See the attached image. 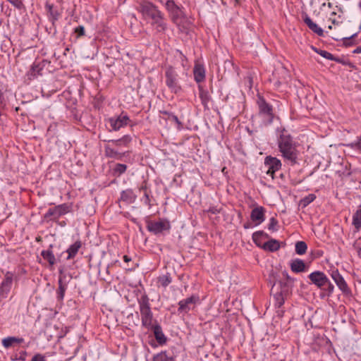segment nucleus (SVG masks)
I'll use <instances>...</instances> for the list:
<instances>
[{
    "label": "nucleus",
    "instance_id": "obj_31",
    "mask_svg": "<svg viewBox=\"0 0 361 361\" xmlns=\"http://www.w3.org/2000/svg\"><path fill=\"white\" fill-rule=\"evenodd\" d=\"M55 212L61 216L70 212V206L68 204H62L55 207Z\"/></svg>",
    "mask_w": 361,
    "mask_h": 361
},
{
    "label": "nucleus",
    "instance_id": "obj_43",
    "mask_svg": "<svg viewBox=\"0 0 361 361\" xmlns=\"http://www.w3.org/2000/svg\"><path fill=\"white\" fill-rule=\"evenodd\" d=\"M75 32L78 37L83 36L85 35V27L82 25H79L75 28Z\"/></svg>",
    "mask_w": 361,
    "mask_h": 361
},
{
    "label": "nucleus",
    "instance_id": "obj_30",
    "mask_svg": "<svg viewBox=\"0 0 361 361\" xmlns=\"http://www.w3.org/2000/svg\"><path fill=\"white\" fill-rule=\"evenodd\" d=\"M153 361H175V360L173 356L169 355L167 352L164 350L155 355L153 357Z\"/></svg>",
    "mask_w": 361,
    "mask_h": 361
},
{
    "label": "nucleus",
    "instance_id": "obj_29",
    "mask_svg": "<svg viewBox=\"0 0 361 361\" xmlns=\"http://www.w3.org/2000/svg\"><path fill=\"white\" fill-rule=\"evenodd\" d=\"M67 288V284L63 282L61 277L59 279V288L57 290V298L62 300L64 298L65 292Z\"/></svg>",
    "mask_w": 361,
    "mask_h": 361
},
{
    "label": "nucleus",
    "instance_id": "obj_58",
    "mask_svg": "<svg viewBox=\"0 0 361 361\" xmlns=\"http://www.w3.org/2000/svg\"><path fill=\"white\" fill-rule=\"evenodd\" d=\"M355 53H360L361 52V47H357L355 51Z\"/></svg>",
    "mask_w": 361,
    "mask_h": 361
},
{
    "label": "nucleus",
    "instance_id": "obj_35",
    "mask_svg": "<svg viewBox=\"0 0 361 361\" xmlns=\"http://www.w3.org/2000/svg\"><path fill=\"white\" fill-rule=\"evenodd\" d=\"M171 281L172 280L169 274L160 276L158 278V283L164 288L168 286L171 283Z\"/></svg>",
    "mask_w": 361,
    "mask_h": 361
},
{
    "label": "nucleus",
    "instance_id": "obj_1",
    "mask_svg": "<svg viewBox=\"0 0 361 361\" xmlns=\"http://www.w3.org/2000/svg\"><path fill=\"white\" fill-rule=\"evenodd\" d=\"M278 146L284 161L293 166L298 163V150L293 137L283 130L278 140Z\"/></svg>",
    "mask_w": 361,
    "mask_h": 361
},
{
    "label": "nucleus",
    "instance_id": "obj_47",
    "mask_svg": "<svg viewBox=\"0 0 361 361\" xmlns=\"http://www.w3.org/2000/svg\"><path fill=\"white\" fill-rule=\"evenodd\" d=\"M30 361H47V360L44 355H42L41 354H36L32 357Z\"/></svg>",
    "mask_w": 361,
    "mask_h": 361
},
{
    "label": "nucleus",
    "instance_id": "obj_7",
    "mask_svg": "<svg viewBox=\"0 0 361 361\" xmlns=\"http://www.w3.org/2000/svg\"><path fill=\"white\" fill-rule=\"evenodd\" d=\"M170 228V224L166 220L148 221L147 223V230L155 235L162 233L164 231H169Z\"/></svg>",
    "mask_w": 361,
    "mask_h": 361
},
{
    "label": "nucleus",
    "instance_id": "obj_27",
    "mask_svg": "<svg viewBox=\"0 0 361 361\" xmlns=\"http://www.w3.org/2000/svg\"><path fill=\"white\" fill-rule=\"evenodd\" d=\"M81 247V242L76 241L73 245H71L68 249L67 250L68 257L67 259H70L73 258L76 254L78 253L79 249Z\"/></svg>",
    "mask_w": 361,
    "mask_h": 361
},
{
    "label": "nucleus",
    "instance_id": "obj_19",
    "mask_svg": "<svg viewBox=\"0 0 361 361\" xmlns=\"http://www.w3.org/2000/svg\"><path fill=\"white\" fill-rule=\"evenodd\" d=\"M137 195L131 189L123 190L121 194V200L127 203H133L135 201Z\"/></svg>",
    "mask_w": 361,
    "mask_h": 361
},
{
    "label": "nucleus",
    "instance_id": "obj_25",
    "mask_svg": "<svg viewBox=\"0 0 361 361\" xmlns=\"http://www.w3.org/2000/svg\"><path fill=\"white\" fill-rule=\"evenodd\" d=\"M105 154L107 157L121 159L124 154L120 153L112 148L109 145L104 147Z\"/></svg>",
    "mask_w": 361,
    "mask_h": 361
},
{
    "label": "nucleus",
    "instance_id": "obj_45",
    "mask_svg": "<svg viewBox=\"0 0 361 361\" xmlns=\"http://www.w3.org/2000/svg\"><path fill=\"white\" fill-rule=\"evenodd\" d=\"M54 216L55 218L59 217L57 215V212H55V207L49 209L47 211V214H45V217H49V216Z\"/></svg>",
    "mask_w": 361,
    "mask_h": 361
},
{
    "label": "nucleus",
    "instance_id": "obj_8",
    "mask_svg": "<svg viewBox=\"0 0 361 361\" xmlns=\"http://www.w3.org/2000/svg\"><path fill=\"white\" fill-rule=\"evenodd\" d=\"M130 121V120L129 117L124 113H121L117 117L109 118L108 119V122L111 127V129L109 130H119L121 128L128 126Z\"/></svg>",
    "mask_w": 361,
    "mask_h": 361
},
{
    "label": "nucleus",
    "instance_id": "obj_15",
    "mask_svg": "<svg viewBox=\"0 0 361 361\" xmlns=\"http://www.w3.org/2000/svg\"><path fill=\"white\" fill-rule=\"evenodd\" d=\"M194 79L197 83H200L205 80V68L200 63H195L193 68Z\"/></svg>",
    "mask_w": 361,
    "mask_h": 361
},
{
    "label": "nucleus",
    "instance_id": "obj_52",
    "mask_svg": "<svg viewBox=\"0 0 361 361\" xmlns=\"http://www.w3.org/2000/svg\"><path fill=\"white\" fill-rule=\"evenodd\" d=\"M209 212H211L212 214H219L220 212L219 209H218L216 207H211L208 210Z\"/></svg>",
    "mask_w": 361,
    "mask_h": 361
},
{
    "label": "nucleus",
    "instance_id": "obj_51",
    "mask_svg": "<svg viewBox=\"0 0 361 361\" xmlns=\"http://www.w3.org/2000/svg\"><path fill=\"white\" fill-rule=\"evenodd\" d=\"M140 191H143L145 192V191H147V187L146 182H143L142 185L139 188Z\"/></svg>",
    "mask_w": 361,
    "mask_h": 361
},
{
    "label": "nucleus",
    "instance_id": "obj_37",
    "mask_svg": "<svg viewBox=\"0 0 361 361\" xmlns=\"http://www.w3.org/2000/svg\"><path fill=\"white\" fill-rule=\"evenodd\" d=\"M46 7L48 9V12L51 16V20H56L59 16V12L56 10L54 9L53 5L47 4Z\"/></svg>",
    "mask_w": 361,
    "mask_h": 361
},
{
    "label": "nucleus",
    "instance_id": "obj_23",
    "mask_svg": "<svg viewBox=\"0 0 361 361\" xmlns=\"http://www.w3.org/2000/svg\"><path fill=\"white\" fill-rule=\"evenodd\" d=\"M262 248L270 252H275L280 248V245L278 240L275 239H271L267 242L264 243L262 245Z\"/></svg>",
    "mask_w": 361,
    "mask_h": 361
},
{
    "label": "nucleus",
    "instance_id": "obj_59",
    "mask_svg": "<svg viewBox=\"0 0 361 361\" xmlns=\"http://www.w3.org/2000/svg\"><path fill=\"white\" fill-rule=\"evenodd\" d=\"M328 28H329V30H331V29H332V26H331V25H329V26H328Z\"/></svg>",
    "mask_w": 361,
    "mask_h": 361
},
{
    "label": "nucleus",
    "instance_id": "obj_32",
    "mask_svg": "<svg viewBox=\"0 0 361 361\" xmlns=\"http://www.w3.org/2000/svg\"><path fill=\"white\" fill-rule=\"evenodd\" d=\"M353 224L357 231L361 228V209L357 210L353 216Z\"/></svg>",
    "mask_w": 361,
    "mask_h": 361
},
{
    "label": "nucleus",
    "instance_id": "obj_2",
    "mask_svg": "<svg viewBox=\"0 0 361 361\" xmlns=\"http://www.w3.org/2000/svg\"><path fill=\"white\" fill-rule=\"evenodd\" d=\"M140 12L145 18L152 20V25L154 26L159 32H164L167 28L164 13L157 6L151 2L145 1L140 4Z\"/></svg>",
    "mask_w": 361,
    "mask_h": 361
},
{
    "label": "nucleus",
    "instance_id": "obj_53",
    "mask_svg": "<svg viewBox=\"0 0 361 361\" xmlns=\"http://www.w3.org/2000/svg\"><path fill=\"white\" fill-rule=\"evenodd\" d=\"M254 226L252 225V223L251 222H247L245 224H244L243 225V227L245 229H249V228H252Z\"/></svg>",
    "mask_w": 361,
    "mask_h": 361
},
{
    "label": "nucleus",
    "instance_id": "obj_60",
    "mask_svg": "<svg viewBox=\"0 0 361 361\" xmlns=\"http://www.w3.org/2000/svg\"><path fill=\"white\" fill-rule=\"evenodd\" d=\"M109 267H106V271H107V272L109 271Z\"/></svg>",
    "mask_w": 361,
    "mask_h": 361
},
{
    "label": "nucleus",
    "instance_id": "obj_61",
    "mask_svg": "<svg viewBox=\"0 0 361 361\" xmlns=\"http://www.w3.org/2000/svg\"><path fill=\"white\" fill-rule=\"evenodd\" d=\"M235 2L238 4L239 0H235Z\"/></svg>",
    "mask_w": 361,
    "mask_h": 361
},
{
    "label": "nucleus",
    "instance_id": "obj_18",
    "mask_svg": "<svg viewBox=\"0 0 361 361\" xmlns=\"http://www.w3.org/2000/svg\"><path fill=\"white\" fill-rule=\"evenodd\" d=\"M12 283L13 274L11 272H7L5 274V278L1 284L0 293H7L11 290Z\"/></svg>",
    "mask_w": 361,
    "mask_h": 361
},
{
    "label": "nucleus",
    "instance_id": "obj_26",
    "mask_svg": "<svg viewBox=\"0 0 361 361\" xmlns=\"http://www.w3.org/2000/svg\"><path fill=\"white\" fill-rule=\"evenodd\" d=\"M132 137L130 135H124L121 138L118 140H108L109 142H111L113 145L117 147L125 146L127 147L128 144L131 142Z\"/></svg>",
    "mask_w": 361,
    "mask_h": 361
},
{
    "label": "nucleus",
    "instance_id": "obj_6",
    "mask_svg": "<svg viewBox=\"0 0 361 361\" xmlns=\"http://www.w3.org/2000/svg\"><path fill=\"white\" fill-rule=\"evenodd\" d=\"M330 275L339 290L344 295H351L352 292L350 288L348 287L346 281H345L343 276L339 273L338 269L332 270Z\"/></svg>",
    "mask_w": 361,
    "mask_h": 361
},
{
    "label": "nucleus",
    "instance_id": "obj_39",
    "mask_svg": "<svg viewBox=\"0 0 361 361\" xmlns=\"http://www.w3.org/2000/svg\"><path fill=\"white\" fill-rule=\"evenodd\" d=\"M278 221L276 218L271 217L269 220V224L268 225V229L272 231H276L278 230Z\"/></svg>",
    "mask_w": 361,
    "mask_h": 361
},
{
    "label": "nucleus",
    "instance_id": "obj_22",
    "mask_svg": "<svg viewBox=\"0 0 361 361\" xmlns=\"http://www.w3.org/2000/svg\"><path fill=\"white\" fill-rule=\"evenodd\" d=\"M24 339L23 338H17L13 336H8L2 340V345L4 348H8L13 346L16 344H20L23 343Z\"/></svg>",
    "mask_w": 361,
    "mask_h": 361
},
{
    "label": "nucleus",
    "instance_id": "obj_24",
    "mask_svg": "<svg viewBox=\"0 0 361 361\" xmlns=\"http://www.w3.org/2000/svg\"><path fill=\"white\" fill-rule=\"evenodd\" d=\"M269 235L264 232L263 231H258L255 232L252 234V240L255 242V243L258 246L262 247V241L263 239L269 238Z\"/></svg>",
    "mask_w": 361,
    "mask_h": 361
},
{
    "label": "nucleus",
    "instance_id": "obj_55",
    "mask_svg": "<svg viewBox=\"0 0 361 361\" xmlns=\"http://www.w3.org/2000/svg\"><path fill=\"white\" fill-rule=\"evenodd\" d=\"M123 260L126 262H130L131 260V258L130 257H128V255H124L123 256Z\"/></svg>",
    "mask_w": 361,
    "mask_h": 361
},
{
    "label": "nucleus",
    "instance_id": "obj_20",
    "mask_svg": "<svg viewBox=\"0 0 361 361\" xmlns=\"http://www.w3.org/2000/svg\"><path fill=\"white\" fill-rule=\"evenodd\" d=\"M52 247L53 245H50L48 250H42L41 252L43 259L47 261L50 266H53L56 263V258L51 250Z\"/></svg>",
    "mask_w": 361,
    "mask_h": 361
},
{
    "label": "nucleus",
    "instance_id": "obj_14",
    "mask_svg": "<svg viewBox=\"0 0 361 361\" xmlns=\"http://www.w3.org/2000/svg\"><path fill=\"white\" fill-rule=\"evenodd\" d=\"M148 329L153 331L154 337L159 345H162L166 343L167 338L163 333L161 326L159 324L156 322L151 328Z\"/></svg>",
    "mask_w": 361,
    "mask_h": 361
},
{
    "label": "nucleus",
    "instance_id": "obj_49",
    "mask_svg": "<svg viewBox=\"0 0 361 361\" xmlns=\"http://www.w3.org/2000/svg\"><path fill=\"white\" fill-rule=\"evenodd\" d=\"M7 1L18 8H20L21 6L23 5L22 2L20 0H7Z\"/></svg>",
    "mask_w": 361,
    "mask_h": 361
},
{
    "label": "nucleus",
    "instance_id": "obj_57",
    "mask_svg": "<svg viewBox=\"0 0 361 361\" xmlns=\"http://www.w3.org/2000/svg\"><path fill=\"white\" fill-rule=\"evenodd\" d=\"M358 256L361 258V247H358L357 250Z\"/></svg>",
    "mask_w": 361,
    "mask_h": 361
},
{
    "label": "nucleus",
    "instance_id": "obj_28",
    "mask_svg": "<svg viewBox=\"0 0 361 361\" xmlns=\"http://www.w3.org/2000/svg\"><path fill=\"white\" fill-rule=\"evenodd\" d=\"M198 89L200 91V98L202 103L204 106H207L208 102L210 101L211 97L207 90L203 89L202 86L199 85Z\"/></svg>",
    "mask_w": 361,
    "mask_h": 361
},
{
    "label": "nucleus",
    "instance_id": "obj_21",
    "mask_svg": "<svg viewBox=\"0 0 361 361\" xmlns=\"http://www.w3.org/2000/svg\"><path fill=\"white\" fill-rule=\"evenodd\" d=\"M312 49L315 52L318 53L320 56H322V57H324L326 59H329L331 61H336V62H338V63H341L343 64H345V63L343 61V59L335 57L333 54H331L330 52H329L327 51L317 49V48H315L314 47H312Z\"/></svg>",
    "mask_w": 361,
    "mask_h": 361
},
{
    "label": "nucleus",
    "instance_id": "obj_36",
    "mask_svg": "<svg viewBox=\"0 0 361 361\" xmlns=\"http://www.w3.org/2000/svg\"><path fill=\"white\" fill-rule=\"evenodd\" d=\"M315 198H316L315 195L310 194L307 196H306L300 200V206H301L302 208L306 207L311 202H312L315 200Z\"/></svg>",
    "mask_w": 361,
    "mask_h": 361
},
{
    "label": "nucleus",
    "instance_id": "obj_48",
    "mask_svg": "<svg viewBox=\"0 0 361 361\" xmlns=\"http://www.w3.org/2000/svg\"><path fill=\"white\" fill-rule=\"evenodd\" d=\"M327 285V288H324L325 290H326L328 292V295H330L331 294L333 293L334 290V285L330 282V281L329 280V282L326 284Z\"/></svg>",
    "mask_w": 361,
    "mask_h": 361
},
{
    "label": "nucleus",
    "instance_id": "obj_5",
    "mask_svg": "<svg viewBox=\"0 0 361 361\" xmlns=\"http://www.w3.org/2000/svg\"><path fill=\"white\" fill-rule=\"evenodd\" d=\"M259 114L263 118L266 124H270L274 119L273 107L268 104L264 99H260L258 102Z\"/></svg>",
    "mask_w": 361,
    "mask_h": 361
},
{
    "label": "nucleus",
    "instance_id": "obj_42",
    "mask_svg": "<svg viewBox=\"0 0 361 361\" xmlns=\"http://www.w3.org/2000/svg\"><path fill=\"white\" fill-rule=\"evenodd\" d=\"M336 12H332L331 14H330V16H329V20L331 22V23L334 25H339L342 21L341 20H338L335 16H336Z\"/></svg>",
    "mask_w": 361,
    "mask_h": 361
},
{
    "label": "nucleus",
    "instance_id": "obj_10",
    "mask_svg": "<svg viewBox=\"0 0 361 361\" xmlns=\"http://www.w3.org/2000/svg\"><path fill=\"white\" fill-rule=\"evenodd\" d=\"M264 165L267 168V174L274 178V174L281 169V163L277 158L269 156L265 158Z\"/></svg>",
    "mask_w": 361,
    "mask_h": 361
},
{
    "label": "nucleus",
    "instance_id": "obj_3",
    "mask_svg": "<svg viewBox=\"0 0 361 361\" xmlns=\"http://www.w3.org/2000/svg\"><path fill=\"white\" fill-rule=\"evenodd\" d=\"M141 314L142 325L145 328H151L153 324V313L151 310L149 299L146 294H143L137 299Z\"/></svg>",
    "mask_w": 361,
    "mask_h": 361
},
{
    "label": "nucleus",
    "instance_id": "obj_41",
    "mask_svg": "<svg viewBox=\"0 0 361 361\" xmlns=\"http://www.w3.org/2000/svg\"><path fill=\"white\" fill-rule=\"evenodd\" d=\"M350 148L361 152V136L358 137L357 141L347 145Z\"/></svg>",
    "mask_w": 361,
    "mask_h": 361
},
{
    "label": "nucleus",
    "instance_id": "obj_40",
    "mask_svg": "<svg viewBox=\"0 0 361 361\" xmlns=\"http://www.w3.org/2000/svg\"><path fill=\"white\" fill-rule=\"evenodd\" d=\"M279 285H280V287H281V290L280 292H281L282 293H284V294H288L290 289L291 288V287L293 286V285H290V284H287L286 286V281H279Z\"/></svg>",
    "mask_w": 361,
    "mask_h": 361
},
{
    "label": "nucleus",
    "instance_id": "obj_4",
    "mask_svg": "<svg viewBox=\"0 0 361 361\" xmlns=\"http://www.w3.org/2000/svg\"><path fill=\"white\" fill-rule=\"evenodd\" d=\"M166 85L171 92L177 94L181 91V86L178 82V75L175 68L169 66L165 71Z\"/></svg>",
    "mask_w": 361,
    "mask_h": 361
},
{
    "label": "nucleus",
    "instance_id": "obj_34",
    "mask_svg": "<svg viewBox=\"0 0 361 361\" xmlns=\"http://www.w3.org/2000/svg\"><path fill=\"white\" fill-rule=\"evenodd\" d=\"M284 293H282L281 292L276 293L274 295V306L276 308H280L284 303V298H283Z\"/></svg>",
    "mask_w": 361,
    "mask_h": 361
},
{
    "label": "nucleus",
    "instance_id": "obj_50",
    "mask_svg": "<svg viewBox=\"0 0 361 361\" xmlns=\"http://www.w3.org/2000/svg\"><path fill=\"white\" fill-rule=\"evenodd\" d=\"M35 71H37L39 73V69L38 66H33L31 69V75L33 76H35L36 74L35 73Z\"/></svg>",
    "mask_w": 361,
    "mask_h": 361
},
{
    "label": "nucleus",
    "instance_id": "obj_11",
    "mask_svg": "<svg viewBox=\"0 0 361 361\" xmlns=\"http://www.w3.org/2000/svg\"><path fill=\"white\" fill-rule=\"evenodd\" d=\"M308 278L311 282L319 288H322L329 282V279L325 274L320 271L311 273Z\"/></svg>",
    "mask_w": 361,
    "mask_h": 361
},
{
    "label": "nucleus",
    "instance_id": "obj_62",
    "mask_svg": "<svg viewBox=\"0 0 361 361\" xmlns=\"http://www.w3.org/2000/svg\"><path fill=\"white\" fill-rule=\"evenodd\" d=\"M360 30H361V25H360Z\"/></svg>",
    "mask_w": 361,
    "mask_h": 361
},
{
    "label": "nucleus",
    "instance_id": "obj_46",
    "mask_svg": "<svg viewBox=\"0 0 361 361\" xmlns=\"http://www.w3.org/2000/svg\"><path fill=\"white\" fill-rule=\"evenodd\" d=\"M144 203L147 205L149 207H151L152 206V204H151V200L149 198V193L147 191H145V192H144Z\"/></svg>",
    "mask_w": 361,
    "mask_h": 361
},
{
    "label": "nucleus",
    "instance_id": "obj_17",
    "mask_svg": "<svg viewBox=\"0 0 361 361\" xmlns=\"http://www.w3.org/2000/svg\"><path fill=\"white\" fill-rule=\"evenodd\" d=\"M290 267L291 271L294 273H300L307 270V266L304 261L298 258L291 260Z\"/></svg>",
    "mask_w": 361,
    "mask_h": 361
},
{
    "label": "nucleus",
    "instance_id": "obj_54",
    "mask_svg": "<svg viewBox=\"0 0 361 361\" xmlns=\"http://www.w3.org/2000/svg\"><path fill=\"white\" fill-rule=\"evenodd\" d=\"M172 119H173V121H174L177 124H178V125H180V124H181L180 121H179L178 118L176 116L173 115V116H172Z\"/></svg>",
    "mask_w": 361,
    "mask_h": 361
},
{
    "label": "nucleus",
    "instance_id": "obj_13",
    "mask_svg": "<svg viewBox=\"0 0 361 361\" xmlns=\"http://www.w3.org/2000/svg\"><path fill=\"white\" fill-rule=\"evenodd\" d=\"M265 209L259 206L254 208L250 214V219L255 223V226L261 224L265 220Z\"/></svg>",
    "mask_w": 361,
    "mask_h": 361
},
{
    "label": "nucleus",
    "instance_id": "obj_9",
    "mask_svg": "<svg viewBox=\"0 0 361 361\" xmlns=\"http://www.w3.org/2000/svg\"><path fill=\"white\" fill-rule=\"evenodd\" d=\"M165 7L170 14L172 22L178 23L179 18L183 16V8L178 6L173 0H168Z\"/></svg>",
    "mask_w": 361,
    "mask_h": 361
},
{
    "label": "nucleus",
    "instance_id": "obj_56",
    "mask_svg": "<svg viewBox=\"0 0 361 361\" xmlns=\"http://www.w3.org/2000/svg\"><path fill=\"white\" fill-rule=\"evenodd\" d=\"M356 35H357V33H355V34H353V35H351L350 37H346V38H345V39L346 40H348H348H350V39H352L353 37H355V36H356Z\"/></svg>",
    "mask_w": 361,
    "mask_h": 361
},
{
    "label": "nucleus",
    "instance_id": "obj_12",
    "mask_svg": "<svg viewBox=\"0 0 361 361\" xmlns=\"http://www.w3.org/2000/svg\"><path fill=\"white\" fill-rule=\"evenodd\" d=\"M199 301V297L192 295L190 297L183 299L178 302V311L180 312H188L195 307V304Z\"/></svg>",
    "mask_w": 361,
    "mask_h": 361
},
{
    "label": "nucleus",
    "instance_id": "obj_16",
    "mask_svg": "<svg viewBox=\"0 0 361 361\" xmlns=\"http://www.w3.org/2000/svg\"><path fill=\"white\" fill-rule=\"evenodd\" d=\"M303 20L309 29L311 30L313 32L316 33L318 36H324V30L320 27H319L317 24L314 23L307 14L303 16Z\"/></svg>",
    "mask_w": 361,
    "mask_h": 361
},
{
    "label": "nucleus",
    "instance_id": "obj_44",
    "mask_svg": "<svg viewBox=\"0 0 361 361\" xmlns=\"http://www.w3.org/2000/svg\"><path fill=\"white\" fill-rule=\"evenodd\" d=\"M283 275L286 279V286L288 283L290 285H293L295 280L293 278L290 277L286 271L283 272Z\"/></svg>",
    "mask_w": 361,
    "mask_h": 361
},
{
    "label": "nucleus",
    "instance_id": "obj_33",
    "mask_svg": "<svg viewBox=\"0 0 361 361\" xmlns=\"http://www.w3.org/2000/svg\"><path fill=\"white\" fill-rule=\"evenodd\" d=\"M307 249V245L304 241H298L295 243V252L298 255H303L306 252Z\"/></svg>",
    "mask_w": 361,
    "mask_h": 361
},
{
    "label": "nucleus",
    "instance_id": "obj_38",
    "mask_svg": "<svg viewBox=\"0 0 361 361\" xmlns=\"http://www.w3.org/2000/svg\"><path fill=\"white\" fill-rule=\"evenodd\" d=\"M126 169H127V166L126 164H116L114 169V172L117 176H121V174H123V173L126 172Z\"/></svg>",
    "mask_w": 361,
    "mask_h": 361
}]
</instances>
